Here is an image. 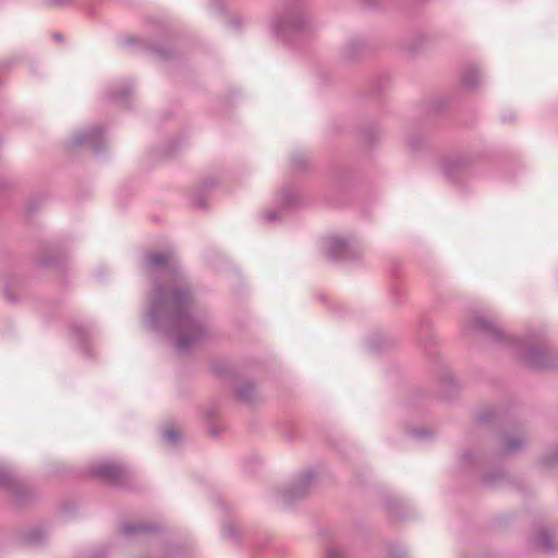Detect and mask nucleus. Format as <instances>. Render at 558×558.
Returning a JSON list of instances; mask_svg holds the SVG:
<instances>
[{"instance_id":"nucleus-1","label":"nucleus","mask_w":558,"mask_h":558,"mask_svg":"<svg viewBox=\"0 0 558 558\" xmlns=\"http://www.w3.org/2000/svg\"><path fill=\"white\" fill-rule=\"evenodd\" d=\"M146 265L161 282H154L145 323L153 329L170 333L178 350H187L205 336L206 326L203 316L192 307L191 291L178 269L174 255L149 253Z\"/></svg>"},{"instance_id":"nucleus-2","label":"nucleus","mask_w":558,"mask_h":558,"mask_svg":"<svg viewBox=\"0 0 558 558\" xmlns=\"http://www.w3.org/2000/svg\"><path fill=\"white\" fill-rule=\"evenodd\" d=\"M306 14L301 10H294L278 16L271 22L274 34L286 40L290 33L302 31L307 23Z\"/></svg>"},{"instance_id":"nucleus-3","label":"nucleus","mask_w":558,"mask_h":558,"mask_svg":"<svg viewBox=\"0 0 558 558\" xmlns=\"http://www.w3.org/2000/svg\"><path fill=\"white\" fill-rule=\"evenodd\" d=\"M92 472L96 476L110 482H119L123 474V470L120 465L108 461L95 463L92 468Z\"/></svg>"},{"instance_id":"nucleus-4","label":"nucleus","mask_w":558,"mask_h":558,"mask_svg":"<svg viewBox=\"0 0 558 558\" xmlns=\"http://www.w3.org/2000/svg\"><path fill=\"white\" fill-rule=\"evenodd\" d=\"M101 134L99 128H93L87 131H81L74 136V144L88 145L95 150L100 149Z\"/></svg>"},{"instance_id":"nucleus-5","label":"nucleus","mask_w":558,"mask_h":558,"mask_svg":"<svg viewBox=\"0 0 558 558\" xmlns=\"http://www.w3.org/2000/svg\"><path fill=\"white\" fill-rule=\"evenodd\" d=\"M348 243L340 236H330L325 241V254L329 259H339L343 256V252Z\"/></svg>"},{"instance_id":"nucleus-6","label":"nucleus","mask_w":558,"mask_h":558,"mask_svg":"<svg viewBox=\"0 0 558 558\" xmlns=\"http://www.w3.org/2000/svg\"><path fill=\"white\" fill-rule=\"evenodd\" d=\"M535 544L543 550H551L555 547V542L550 533L546 530H539L535 535Z\"/></svg>"},{"instance_id":"nucleus-7","label":"nucleus","mask_w":558,"mask_h":558,"mask_svg":"<svg viewBox=\"0 0 558 558\" xmlns=\"http://www.w3.org/2000/svg\"><path fill=\"white\" fill-rule=\"evenodd\" d=\"M462 82L468 87H475L482 82V75L476 68H468L462 75Z\"/></svg>"},{"instance_id":"nucleus-8","label":"nucleus","mask_w":558,"mask_h":558,"mask_svg":"<svg viewBox=\"0 0 558 558\" xmlns=\"http://www.w3.org/2000/svg\"><path fill=\"white\" fill-rule=\"evenodd\" d=\"M524 445V440L522 438H510L507 439L505 442V451L506 452H513L521 448Z\"/></svg>"},{"instance_id":"nucleus-9","label":"nucleus","mask_w":558,"mask_h":558,"mask_svg":"<svg viewBox=\"0 0 558 558\" xmlns=\"http://www.w3.org/2000/svg\"><path fill=\"white\" fill-rule=\"evenodd\" d=\"M162 437L169 442H175L179 439V434L174 428L167 427L162 430Z\"/></svg>"},{"instance_id":"nucleus-10","label":"nucleus","mask_w":558,"mask_h":558,"mask_svg":"<svg viewBox=\"0 0 558 558\" xmlns=\"http://www.w3.org/2000/svg\"><path fill=\"white\" fill-rule=\"evenodd\" d=\"M461 166H462V160L460 158H453V159L447 160L444 163V172L447 175H450L451 167H461Z\"/></svg>"},{"instance_id":"nucleus-11","label":"nucleus","mask_w":558,"mask_h":558,"mask_svg":"<svg viewBox=\"0 0 558 558\" xmlns=\"http://www.w3.org/2000/svg\"><path fill=\"white\" fill-rule=\"evenodd\" d=\"M254 390V386L251 385V384H247L245 385L244 387L240 388L238 390V395L240 398L244 399V400H250L251 399V393L252 391Z\"/></svg>"},{"instance_id":"nucleus-12","label":"nucleus","mask_w":558,"mask_h":558,"mask_svg":"<svg viewBox=\"0 0 558 558\" xmlns=\"http://www.w3.org/2000/svg\"><path fill=\"white\" fill-rule=\"evenodd\" d=\"M10 483V472L9 470L0 465V485H8Z\"/></svg>"},{"instance_id":"nucleus-13","label":"nucleus","mask_w":558,"mask_h":558,"mask_svg":"<svg viewBox=\"0 0 558 558\" xmlns=\"http://www.w3.org/2000/svg\"><path fill=\"white\" fill-rule=\"evenodd\" d=\"M326 555H327V558H339V557H341L342 551L340 548L332 546L327 549Z\"/></svg>"},{"instance_id":"nucleus-14","label":"nucleus","mask_w":558,"mask_h":558,"mask_svg":"<svg viewBox=\"0 0 558 558\" xmlns=\"http://www.w3.org/2000/svg\"><path fill=\"white\" fill-rule=\"evenodd\" d=\"M489 327V324L483 318L475 317L474 318V328L476 329H486Z\"/></svg>"},{"instance_id":"nucleus-15","label":"nucleus","mask_w":558,"mask_h":558,"mask_svg":"<svg viewBox=\"0 0 558 558\" xmlns=\"http://www.w3.org/2000/svg\"><path fill=\"white\" fill-rule=\"evenodd\" d=\"M537 353L535 349L529 350V352L525 355V359L531 362L532 364L538 365L539 362L534 357V355Z\"/></svg>"},{"instance_id":"nucleus-16","label":"nucleus","mask_w":558,"mask_h":558,"mask_svg":"<svg viewBox=\"0 0 558 558\" xmlns=\"http://www.w3.org/2000/svg\"><path fill=\"white\" fill-rule=\"evenodd\" d=\"M143 527L142 526H136V525H125L124 526V533L129 534V533H133V532H136V531H141Z\"/></svg>"},{"instance_id":"nucleus-17","label":"nucleus","mask_w":558,"mask_h":558,"mask_svg":"<svg viewBox=\"0 0 558 558\" xmlns=\"http://www.w3.org/2000/svg\"><path fill=\"white\" fill-rule=\"evenodd\" d=\"M311 478H312V474H304L301 478V483L307 484V483H310Z\"/></svg>"},{"instance_id":"nucleus-18","label":"nucleus","mask_w":558,"mask_h":558,"mask_svg":"<svg viewBox=\"0 0 558 558\" xmlns=\"http://www.w3.org/2000/svg\"><path fill=\"white\" fill-rule=\"evenodd\" d=\"M266 219H267L268 221L275 220V219H277V215H276L275 213H268V214L266 215Z\"/></svg>"},{"instance_id":"nucleus-19","label":"nucleus","mask_w":558,"mask_h":558,"mask_svg":"<svg viewBox=\"0 0 558 558\" xmlns=\"http://www.w3.org/2000/svg\"><path fill=\"white\" fill-rule=\"evenodd\" d=\"M112 97H113V98H121V97H122V95L114 94Z\"/></svg>"}]
</instances>
